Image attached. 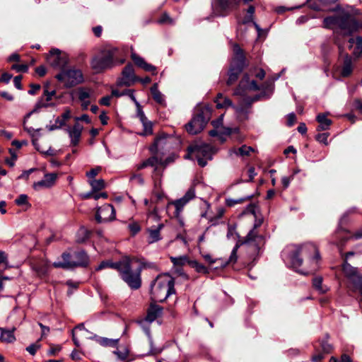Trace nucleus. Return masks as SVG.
Returning <instances> with one entry per match:
<instances>
[{
	"instance_id": "nucleus-1",
	"label": "nucleus",
	"mask_w": 362,
	"mask_h": 362,
	"mask_svg": "<svg viewBox=\"0 0 362 362\" xmlns=\"http://www.w3.org/2000/svg\"><path fill=\"white\" fill-rule=\"evenodd\" d=\"M144 263L140 262L137 258L125 257L121 259V265L118 270L121 279L132 288L138 289L141 286V272Z\"/></svg>"
},
{
	"instance_id": "nucleus-2",
	"label": "nucleus",
	"mask_w": 362,
	"mask_h": 362,
	"mask_svg": "<svg viewBox=\"0 0 362 362\" xmlns=\"http://www.w3.org/2000/svg\"><path fill=\"white\" fill-rule=\"evenodd\" d=\"M324 26L332 29L334 33L344 36L351 35L359 28L358 21L348 13L325 18Z\"/></svg>"
},
{
	"instance_id": "nucleus-3",
	"label": "nucleus",
	"mask_w": 362,
	"mask_h": 362,
	"mask_svg": "<svg viewBox=\"0 0 362 362\" xmlns=\"http://www.w3.org/2000/svg\"><path fill=\"white\" fill-rule=\"evenodd\" d=\"M120 56L121 52L119 49L106 47L92 59L90 62L91 68L96 73H100L115 65L122 64L125 59L120 58Z\"/></svg>"
},
{
	"instance_id": "nucleus-4",
	"label": "nucleus",
	"mask_w": 362,
	"mask_h": 362,
	"mask_svg": "<svg viewBox=\"0 0 362 362\" xmlns=\"http://www.w3.org/2000/svg\"><path fill=\"white\" fill-rule=\"evenodd\" d=\"M174 279L168 274L158 275L151 284V293L154 300L163 302L175 293Z\"/></svg>"
},
{
	"instance_id": "nucleus-5",
	"label": "nucleus",
	"mask_w": 362,
	"mask_h": 362,
	"mask_svg": "<svg viewBox=\"0 0 362 362\" xmlns=\"http://www.w3.org/2000/svg\"><path fill=\"white\" fill-rule=\"evenodd\" d=\"M214 152L213 148L206 144H195L188 146L186 159H196L201 167H204L207 161L212 159Z\"/></svg>"
},
{
	"instance_id": "nucleus-6",
	"label": "nucleus",
	"mask_w": 362,
	"mask_h": 362,
	"mask_svg": "<svg viewBox=\"0 0 362 362\" xmlns=\"http://www.w3.org/2000/svg\"><path fill=\"white\" fill-rule=\"evenodd\" d=\"M291 262L293 267L297 269L302 265L303 259L301 257L313 258L318 261L320 258L317 246L313 243H308L300 246L296 247L291 251Z\"/></svg>"
},
{
	"instance_id": "nucleus-7",
	"label": "nucleus",
	"mask_w": 362,
	"mask_h": 362,
	"mask_svg": "<svg viewBox=\"0 0 362 362\" xmlns=\"http://www.w3.org/2000/svg\"><path fill=\"white\" fill-rule=\"evenodd\" d=\"M234 57L232 59L228 74L227 84H233L238 78L239 74L246 66L243 50L238 45L233 46Z\"/></svg>"
},
{
	"instance_id": "nucleus-8",
	"label": "nucleus",
	"mask_w": 362,
	"mask_h": 362,
	"mask_svg": "<svg viewBox=\"0 0 362 362\" xmlns=\"http://www.w3.org/2000/svg\"><path fill=\"white\" fill-rule=\"evenodd\" d=\"M211 117V108L208 106L202 107L199 112L189 122L185 127L189 134H197L201 132L205 127Z\"/></svg>"
},
{
	"instance_id": "nucleus-9",
	"label": "nucleus",
	"mask_w": 362,
	"mask_h": 362,
	"mask_svg": "<svg viewBox=\"0 0 362 362\" xmlns=\"http://www.w3.org/2000/svg\"><path fill=\"white\" fill-rule=\"evenodd\" d=\"M55 78L66 88H71L83 81L82 71L76 68L63 69Z\"/></svg>"
},
{
	"instance_id": "nucleus-10",
	"label": "nucleus",
	"mask_w": 362,
	"mask_h": 362,
	"mask_svg": "<svg viewBox=\"0 0 362 362\" xmlns=\"http://www.w3.org/2000/svg\"><path fill=\"white\" fill-rule=\"evenodd\" d=\"M47 61L51 66L62 71L69 63V58L66 54L62 53L59 49H52L47 57Z\"/></svg>"
},
{
	"instance_id": "nucleus-11",
	"label": "nucleus",
	"mask_w": 362,
	"mask_h": 362,
	"mask_svg": "<svg viewBox=\"0 0 362 362\" xmlns=\"http://www.w3.org/2000/svg\"><path fill=\"white\" fill-rule=\"evenodd\" d=\"M195 197V189L194 187H190L185 194L180 199L175 201L170 202L168 204L167 209L169 210L171 206H174L175 210L174 211V216L178 218L182 213L185 206L191 200Z\"/></svg>"
},
{
	"instance_id": "nucleus-12",
	"label": "nucleus",
	"mask_w": 362,
	"mask_h": 362,
	"mask_svg": "<svg viewBox=\"0 0 362 362\" xmlns=\"http://www.w3.org/2000/svg\"><path fill=\"white\" fill-rule=\"evenodd\" d=\"M263 223V218H257L256 217L253 228L245 237V243L254 245L259 247L264 243V237L257 232V228L261 226Z\"/></svg>"
},
{
	"instance_id": "nucleus-13",
	"label": "nucleus",
	"mask_w": 362,
	"mask_h": 362,
	"mask_svg": "<svg viewBox=\"0 0 362 362\" xmlns=\"http://www.w3.org/2000/svg\"><path fill=\"white\" fill-rule=\"evenodd\" d=\"M115 218V210L112 204H106L99 207L96 211L95 220L98 223L112 221Z\"/></svg>"
},
{
	"instance_id": "nucleus-14",
	"label": "nucleus",
	"mask_w": 362,
	"mask_h": 362,
	"mask_svg": "<svg viewBox=\"0 0 362 362\" xmlns=\"http://www.w3.org/2000/svg\"><path fill=\"white\" fill-rule=\"evenodd\" d=\"M73 257V262H66L62 265L63 269H71L76 267H86L89 264V257L83 250L74 252Z\"/></svg>"
},
{
	"instance_id": "nucleus-15",
	"label": "nucleus",
	"mask_w": 362,
	"mask_h": 362,
	"mask_svg": "<svg viewBox=\"0 0 362 362\" xmlns=\"http://www.w3.org/2000/svg\"><path fill=\"white\" fill-rule=\"evenodd\" d=\"M237 4V0H214L212 4L213 13L216 16H225L232 5Z\"/></svg>"
},
{
	"instance_id": "nucleus-16",
	"label": "nucleus",
	"mask_w": 362,
	"mask_h": 362,
	"mask_svg": "<svg viewBox=\"0 0 362 362\" xmlns=\"http://www.w3.org/2000/svg\"><path fill=\"white\" fill-rule=\"evenodd\" d=\"M55 90L49 91L45 89L44 90L43 97H42L41 99L36 103L35 109L25 116L24 123L25 122V119L28 118L33 112H37L40 108L49 107L50 105L49 102L52 100V98L55 95ZM24 129L28 132L33 131V129H28L25 125Z\"/></svg>"
},
{
	"instance_id": "nucleus-17",
	"label": "nucleus",
	"mask_w": 362,
	"mask_h": 362,
	"mask_svg": "<svg viewBox=\"0 0 362 362\" xmlns=\"http://www.w3.org/2000/svg\"><path fill=\"white\" fill-rule=\"evenodd\" d=\"M245 89L253 90H259V86L255 81H250L248 75H245L240 81L238 87L235 90L234 95H242L244 94Z\"/></svg>"
},
{
	"instance_id": "nucleus-18",
	"label": "nucleus",
	"mask_w": 362,
	"mask_h": 362,
	"mask_svg": "<svg viewBox=\"0 0 362 362\" xmlns=\"http://www.w3.org/2000/svg\"><path fill=\"white\" fill-rule=\"evenodd\" d=\"M136 81L134 68L132 64H127L122 71V76L119 82L121 85L131 86Z\"/></svg>"
},
{
	"instance_id": "nucleus-19",
	"label": "nucleus",
	"mask_w": 362,
	"mask_h": 362,
	"mask_svg": "<svg viewBox=\"0 0 362 362\" xmlns=\"http://www.w3.org/2000/svg\"><path fill=\"white\" fill-rule=\"evenodd\" d=\"M57 179V174L49 173L46 174L44 179L36 182L33 184V188L35 190H40L45 188H49L54 185Z\"/></svg>"
},
{
	"instance_id": "nucleus-20",
	"label": "nucleus",
	"mask_w": 362,
	"mask_h": 362,
	"mask_svg": "<svg viewBox=\"0 0 362 362\" xmlns=\"http://www.w3.org/2000/svg\"><path fill=\"white\" fill-rule=\"evenodd\" d=\"M83 127L76 122L71 128H69L67 132L71 139V143L73 146H76L81 139Z\"/></svg>"
},
{
	"instance_id": "nucleus-21",
	"label": "nucleus",
	"mask_w": 362,
	"mask_h": 362,
	"mask_svg": "<svg viewBox=\"0 0 362 362\" xmlns=\"http://www.w3.org/2000/svg\"><path fill=\"white\" fill-rule=\"evenodd\" d=\"M162 308L158 305H151L147 311L146 317L144 320L141 321L140 323L142 324L144 322H148L149 323L153 322L156 320L162 313Z\"/></svg>"
},
{
	"instance_id": "nucleus-22",
	"label": "nucleus",
	"mask_w": 362,
	"mask_h": 362,
	"mask_svg": "<svg viewBox=\"0 0 362 362\" xmlns=\"http://www.w3.org/2000/svg\"><path fill=\"white\" fill-rule=\"evenodd\" d=\"M349 49H353V54L355 57H359L362 54V37L357 36L356 37H350L349 39Z\"/></svg>"
},
{
	"instance_id": "nucleus-23",
	"label": "nucleus",
	"mask_w": 362,
	"mask_h": 362,
	"mask_svg": "<svg viewBox=\"0 0 362 362\" xmlns=\"http://www.w3.org/2000/svg\"><path fill=\"white\" fill-rule=\"evenodd\" d=\"M218 109H227L233 106L232 101L227 97H224L222 93H218L214 100Z\"/></svg>"
},
{
	"instance_id": "nucleus-24",
	"label": "nucleus",
	"mask_w": 362,
	"mask_h": 362,
	"mask_svg": "<svg viewBox=\"0 0 362 362\" xmlns=\"http://www.w3.org/2000/svg\"><path fill=\"white\" fill-rule=\"evenodd\" d=\"M316 119L319 123L317 127V130L319 132L328 129L332 124V121L327 118V114H319Z\"/></svg>"
},
{
	"instance_id": "nucleus-25",
	"label": "nucleus",
	"mask_w": 362,
	"mask_h": 362,
	"mask_svg": "<svg viewBox=\"0 0 362 362\" xmlns=\"http://www.w3.org/2000/svg\"><path fill=\"white\" fill-rule=\"evenodd\" d=\"M342 267L346 276L350 280L359 274L358 273V269L352 267L346 260H344Z\"/></svg>"
},
{
	"instance_id": "nucleus-26",
	"label": "nucleus",
	"mask_w": 362,
	"mask_h": 362,
	"mask_svg": "<svg viewBox=\"0 0 362 362\" xmlns=\"http://www.w3.org/2000/svg\"><path fill=\"white\" fill-rule=\"evenodd\" d=\"M254 151V148L251 146L243 145L239 148H233L230 152L235 154L236 156L245 157L249 156L251 152Z\"/></svg>"
},
{
	"instance_id": "nucleus-27",
	"label": "nucleus",
	"mask_w": 362,
	"mask_h": 362,
	"mask_svg": "<svg viewBox=\"0 0 362 362\" xmlns=\"http://www.w3.org/2000/svg\"><path fill=\"white\" fill-rule=\"evenodd\" d=\"M163 224L160 223L156 228L148 230L149 235L148 241L149 243H153L160 240V231L163 228Z\"/></svg>"
},
{
	"instance_id": "nucleus-28",
	"label": "nucleus",
	"mask_w": 362,
	"mask_h": 362,
	"mask_svg": "<svg viewBox=\"0 0 362 362\" xmlns=\"http://www.w3.org/2000/svg\"><path fill=\"white\" fill-rule=\"evenodd\" d=\"M121 265V260L118 262H112L111 260L103 261L95 269L96 271H100L106 268L114 269L116 270H119V267Z\"/></svg>"
},
{
	"instance_id": "nucleus-29",
	"label": "nucleus",
	"mask_w": 362,
	"mask_h": 362,
	"mask_svg": "<svg viewBox=\"0 0 362 362\" xmlns=\"http://www.w3.org/2000/svg\"><path fill=\"white\" fill-rule=\"evenodd\" d=\"M352 72L351 59L348 54H345L341 75L344 77L349 76Z\"/></svg>"
},
{
	"instance_id": "nucleus-30",
	"label": "nucleus",
	"mask_w": 362,
	"mask_h": 362,
	"mask_svg": "<svg viewBox=\"0 0 362 362\" xmlns=\"http://www.w3.org/2000/svg\"><path fill=\"white\" fill-rule=\"evenodd\" d=\"M151 93L153 100L158 103L162 105L164 103L165 100L163 95L158 90L156 83L153 84L151 88Z\"/></svg>"
},
{
	"instance_id": "nucleus-31",
	"label": "nucleus",
	"mask_w": 362,
	"mask_h": 362,
	"mask_svg": "<svg viewBox=\"0 0 362 362\" xmlns=\"http://www.w3.org/2000/svg\"><path fill=\"white\" fill-rule=\"evenodd\" d=\"M235 112L240 120L247 119L250 112V105L236 107Z\"/></svg>"
},
{
	"instance_id": "nucleus-32",
	"label": "nucleus",
	"mask_w": 362,
	"mask_h": 362,
	"mask_svg": "<svg viewBox=\"0 0 362 362\" xmlns=\"http://www.w3.org/2000/svg\"><path fill=\"white\" fill-rule=\"evenodd\" d=\"M62 261L54 262L53 263V266L56 268H62L63 269V267L60 266V265H63L66 262H68V263L73 262L72 256L70 253H68V252H64L62 255Z\"/></svg>"
},
{
	"instance_id": "nucleus-33",
	"label": "nucleus",
	"mask_w": 362,
	"mask_h": 362,
	"mask_svg": "<svg viewBox=\"0 0 362 362\" xmlns=\"http://www.w3.org/2000/svg\"><path fill=\"white\" fill-rule=\"evenodd\" d=\"M0 330L1 331V340L2 341L11 343L15 341L16 338L13 334V331L5 330L2 328Z\"/></svg>"
},
{
	"instance_id": "nucleus-34",
	"label": "nucleus",
	"mask_w": 362,
	"mask_h": 362,
	"mask_svg": "<svg viewBox=\"0 0 362 362\" xmlns=\"http://www.w3.org/2000/svg\"><path fill=\"white\" fill-rule=\"evenodd\" d=\"M350 281L353 284L354 290L362 295V274L356 275Z\"/></svg>"
},
{
	"instance_id": "nucleus-35",
	"label": "nucleus",
	"mask_w": 362,
	"mask_h": 362,
	"mask_svg": "<svg viewBox=\"0 0 362 362\" xmlns=\"http://www.w3.org/2000/svg\"><path fill=\"white\" fill-rule=\"evenodd\" d=\"M170 261L173 264L174 267H182L187 262H188V257L186 255H182L180 257H170Z\"/></svg>"
},
{
	"instance_id": "nucleus-36",
	"label": "nucleus",
	"mask_w": 362,
	"mask_h": 362,
	"mask_svg": "<svg viewBox=\"0 0 362 362\" xmlns=\"http://www.w3.org/2000/svg\"><path fill=\"white\" fill-rule=\"evenodd\" d=\"M93 192H96L105 188V184L103 179L93 180L89 182Z\"/></svg>"
},
{
	"instance_id": "nucleus-37",
	"label": "nucleus",
	"mask_w": 362,
	"mask_h": 362,
	"mask_svg": "<svg viewBox=\"0 0 362 362\" xmlns=\"http://www.w3.org/2000/svg\"><path fill=\"white\" fill-rule=\"evenodd\" d=\"M78 99L80 101L85 100H89L92 95V91L90 89L86 88H79L78 89Z\"/></svg>"
},
{
	"instance_id": "nucleus-38",
	"label": "nucleus",
	"mask_w": 362,
	"mask_h": 362,
	"mask_svg": "<svg viewBox=\"0 0 362 362\" xmlns=\"http://www.w3.org/2000/svg\"><path fill=\"white\" fill-rule=\"evenodd\" d=\"M189 265L194 268L197 272L202 274H209V269L203 264L199 263L197 261L189 262Z\"/></svg>"
},
{
	"instance_id": "nucleus-39",
	"label": "nucleus",
	"mask_w": 362,
	"mask_h": 362,
	"mask_svg": "<svg viewBox=\"0 0 362 362\" xmlns=\"http://www.w3.org/2000/svg\"><path fill=\"white\" fill-rule=\"evenodd\" d=\"M346 232L344 230H342V229H340V230H338L336 233H335V235L339 238V240H333L334 241V243L337 244V245H342L344 244L348 239V236L346 235Z\"/></svg>"
},
{
	"instance_id": "nucleus-40",
	"label": "nucleus",
	"mask_w": 362,
	"mask_h": 362,
	"mask_svg": "<svg viewBox=\"0 0 362 362\" xmlns=\"http://www.w3.org/2000/svg\"><path fill=\"white\" fill-rule=\"evenodd\" d=\"M89 232L85 228H81L78 231L76 242L81 243L85 242L89 238Z\"/></svg>"
},
{
	"instance_id": "nucleus-41",
	"label": "nucleus",
	"mask_w": 362,
	"mask_h": 362,
	"mask_svg": "<svg viewBox=\"0 0 362 362\" xmlns=\"http://www.w3.org/2000/svg\"><path fill=\"white\" fill-rule=\"evenodd\" d=\"M255 11V8L252 5L250 6L247 10V14L244 17L242 23L243 24H247L248 23L253 22Z\"/></svg>"
},
{
	"instance_id": "nucleus-42",
	"label": "nucleus",
	"mask_w": 362,
	"mask_h": 362,
	"mask_svg": "<svg viewBox=\"0 0 362 362\" xmlns=\"http://www.w3.org/2000/svg\"><path fill=\"white\" fill-rule=\"evenodd\" d=\"M141 119L144 126V132L143 135H149L152 134V124L151 122L146 121V119L144 118V115H141Z\"/></svg>"
},
{
	"instance_id": "nucleus-43",
	"label": "nucleus",
	"mask_w": 362,
	"mask_h": 362,
	"mask_svg": "<svg viewBox=\"0 0 362 362\" xmlns=\"http://www.w3.org/2000/svg\"><path fill=\"white\" fill-rule=\"evenodd\" d=\"M146 167H154L156 169L158 165L161 164V160L156 156L148 158L145 160Z\"/></svg>"
},
{
	"instance_id": "nucleus-44",
	"label": "nucleus",
	"mask_w": 362,
	"mask_h": 362,
	"mask_svg": "<svg viewBox=\"0 0 362 362\" xmlns=\"http://www.w3.org/2000/svg\"><path fill=\"white\" fill-rule=\"evenodd\" d=\"M251 197H247L245 198H240V199H227L226 200V205L228 206H233L235 204L243 203L244 202L248 200Z\"/></svg>"
},
{
	"instance_id": "nucleus-45",
	"label": "nucleus",
	"mask_w": 362,
	"mask_h": 362,
	"mask_svg": "<svg viewBox=\"0 0 362 362\" xmlns=\"http://www.w3.org/2000/svg\"><path fill=\"white\" fill-rule=\"evenodd\" d=\"M322 277L317 276L313 279V286L319 291L320 293H325L326 291V289H324L322 287Z\"/></svg>"
},
{
	"instance_id": "nucleus-46",
	"label": "nucleus",
	"mask_w": 362,
	"mask_h": 362,
	"mask_svg": "<svg viewBox=\"0 0 362 362\" xmlns=\"http://www.w3.org/2000/svg\"><path fill=\"white\" fill-rule=\"evenodd\" d=\"M320 346L324 354H329L332 350V346L328 343L327 340H322L320 341Z\"/></svg>"
},
{
	"instance_id": "nucleus-47",
	"label": "nucleus",
	"mask_w": 362,
	"mask_h": 362,
	"mask_svg": "<svg viewBox=\"0 0 362 362\" xmlns=\"http://www.w3.org/2000/svg\"><path fill=\"white\" fill-rule=\"evenodd\" d=\"M128 228L132 235H135L141 230V226L137 222H132L129 223Z\"/></svg>"
},
{
	"instance_id": "nucleus-48",
	"label": "nucleus",
	"mask_w": 362,
	"mask_h": 362,
	"mask_svg": "<svg viewBox=\"0 0 362 362\" xmlns=\"http://www.w3.org/2000/svg\"><path fill=\"white\" fill-rule=\"evenodd\" d=\"M329 362H353L349 356L346 354H344L341 356L340 359L334 356H332L329 359Z\"/></svg>"
},
{
	"instance_id": "nucleus-49",
	"label": "nucleus",
	"mask_w": 362,
	"mask_h": 362,
	"mask_svg": "<svg viewBox=\"0 0 362 362\" xmlns=\"http://www.w3.org/2000/svg\"><path fill=\"white\" fill-rule=\"evenodd\" d=\"M238 247L239 246L238 245H236L233 247V249L231 252L230 256L228 262L226 263V265L228 264H233L237 261V259H238L237 251H238Z\"/></svg>"
},
{
	"instance_id": "nucleus-50",
	"label": "nucleus",
	"mask_w": 362,
	"mask_h": 362,
	"mask_svg": "<svg viewBox=\"0 0 362 362\" xmlns=\"http://www.w3.org/2000/svg\"><path fill=\"white\" fill-rule=\"evenodd\" d=\"M132 58L134 63L141 68H143L144 66V64L146 63L143 58H141L139 56H137L135 54H133L132 55Z\"/></svg>"
},
{
	"instance_id": "nucleus-51",
	"label": "nucleus",
	"mask_w": 362,
	"mask_h": 362,
	"mask_svg": "<svg viewBox=\"0 0 362 362\" xmlns=\"http://www.w3.org/2000/svg\"><path fill=\"white\" fill-rule=\"evenodd\" d=\"M40 348V344L37 343L32 344L28 347H26V351L29 352L30 354L34 356L38 349Z\"/></svg>"
},
{
	"instance_id": "nucleus-52",
	"label": "nucleus",
	"mask_w": 362,
	"mask_h": 362,
	"mask_svg": "<svg viewBox=\"0 0 362 362\" xmlns=\"http://www.w3.org/2000/svg\"><path fill=\"white\" fill-rule=\"evenodd\" d=\"M15 202L18 206L28 204V196L26 194H21L16 200Z\"/></svg>"
},
{
	"instance_id": "nucleus-53",
	"label": "nucleus",
	"mask_w": 362,
	"mask_h": 362,
	"mask_svg": "<svg viewBox=\"0 0 362 362\" xmlns=\"http://www.w3.org/2000/svg\"><path fill=\"white\" fill-rule=\"evenodd\" d=\"M62 349L60 345H51L49 349L47 351L49 356H55Z\"/></svg>"
},
{
	"instance_id": "nucleus-54",
	"label": "nucleus",
	"mask_w": 362,
	"mask_h": 362,
	"mask_svg": "<svg viewBox=\"0 0 362 362\" xmlns=\"http://www.w3.org/2000/svg\"><path fill=\"white\" fill-rule=\"evenodd\" d=\"M65 124H66V122L64 121V119H62V117H57L55 120V124L54 125H52L49 128V129L54 130V129L60 128V127H63L64 125H65Z\"/></svg>"
},
{
	"instance_id": "nucleus-55",
	"label": "nucleus",
	"mask_w": 362,
	"mask_h": 362,
	"mask_svg": "<svg viewBox=\"0 0 362 362\" xmlns=\"http://www.w3.org/2000/svg\"><path fill=\"white\" fill-rule=\"evenodd\" d=\"M11 69L17 72H26L28 66L26 64H13Z\"/></svg>"
},
{
	"instance_id": "nucleus-56",
	"label": "nucleus",
	"mask_w": 362,
	"mask_h": 362,
	"mask_svg": "<svg viewBox=\"0 0 362 362\" xmlns=\"http://www.w3.org/2000/svg\"><path fill=\"white\" fill-rule=\"evenodd\" d=\"M225 214V209L223 207H219L216 210V214L214 218L210 219L211 222L216 221L219 218H221L223 214Z\"/></svg>"
},
{
	"instance_id": "nucleus-57",
	"label": "nucleus",
	"mask_w": 362,
	"mask_h": 362,
	"mask_svg": "<svg viewBox=\"0 0 362 362\" xmlns=\"http://www.w3.org/2000/svg\"><path fill=\"white\" fill-rule=\"evenodd\" d=\"M158 22L160 24H165V23L171 24V23H173L172 19L170 18V16L167 13H163L161 16V17L159 18Z\"/></svg>"
},
{
	"instance_id": "nucleus-58",
	"label": "nucleus",
	"mask_w": 362,
	"mask_h": 362,
	"mask_svg": "<svg viewBox=\"0 0 362 362\" xmlns=\"http://www.w3.org/2000/svg\"><path fill=\"white\" fill-rule=\"evenodd\" d=\"M327 138H328V134H327V133L318 134L316 136L317 141H318L320 143H323L325 145L327 144Z\"/></svg>"
},
{
	"instance_id": "nucleus-59",
	"label": "nucleus",
	"mask_w": 362,
	"mask_h": 362,
	"mask_svg": "<svg viewBox=\"0 0 362 362\" xmlns=\"http://www.w3.org/2000/svg\"><path fill=\"white\" fill-rule=\"evenodd\" d=\"M296 121V117L294 113H290L287 115V125L288 127L293 126Z\"/></svg>"
},
{
	"instance_id": "nucleus-60",
	"label": "nucleus",
	"mask_w": 362,
	"mask_h": 362,
	"mask_svg": "<svg viewBox=\"0 0 362 362\" xmlns=\"http://www.w3.org/2000/svg\"><path fill=\"white\" fill-rule=\"evenodd\" d=\"M130 181H136L137 183L142 185L144 179L140 174H134L130 177Z\"/></svg>"
},
{
	"instance_id": "nucleus-61",
	"label": "nucleus",
	"mask_w": 362,
	"mask_h": 362,
	"mask_svg": "<svg viewBox=\"0 0 362 362\" xmlns=\"http://www.w3.org/2000/svg\"><path fill=\"white\" fill-rule=\"evenodd\" d=\"M22 76H16L13 78V83L16 88L21 90L22 89V84H21V80H22Z\"/></svg>"
},
{
	"instance_id": "nucleus-62",
	"label": "nucleus",
	"mask_w": 362,
	"mask_h": 362,
	"mask_svg": "<svg viewBox=\"0 0 362 362\" xmlns=\"http://www.w3.org/2000/svg\"><path fill=\"white\" fill-rule=\"evenodd\" d=\"M100 170V168H93L89 172L86 173V175L89 178H93L99 173Z\"/></svg>"
},
{
	"instance_id": "nucleus-63",
	"label": "nucleus",
	"mask_w": 362,
	"mask_h": 362,
	"mask_svg": "<svg viewBox=\"0 0 362 362\" xmlns=\"http://www.w3.org/2000/svg\"><path fill=\"white\" fill-rule=\"evenodd\" d=\"M354 108L362 114V101L361 100H356L354 103Z\"/></svg>"
},
{
	"instance_id": "nucleus-64",
	"label": "nucleus",
	"mask_w": 362,
	"mask_h": 362,
	"mask_svg": "<svg viewBox=\"0 0 362 362\" xmlns=\"http://www.w3.org/2000/svg\"><path fill=\"white\" fill-rule=\"evenodd\" d=\"M324 358V354L321 352H318L314 354L312 357L313 362H320Z\"/></svg>"
}]
</instances>
